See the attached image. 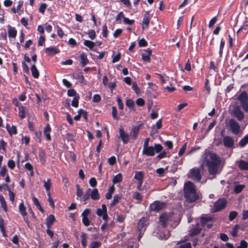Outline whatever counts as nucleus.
I'll return each mask as SVG.
<instances>
[{"mask_svg": "<svg viewBox=\"0 0 248 248\" xmlns=\"http://www.w3.org/2000/svg\"><path fill=\"white\" fill-rule=\"evenodd\" d=\"M136 104L139 106H143L144 105V101L143 99L139 98L137 99Z\"/></svg>", "mask_w": 248, "mask_h": 248, "instance_id": "58", "label": "nucleus"}, {"mask_svg": "<svg viewBox=\"0 0 248 248\" xmlns=\"http://www.w3.org/2000/svg\"><path fill=\"white\" fill-rule=\"evenodd\" d=\"M88 35L89 36V37L91 39H94L95 38V36H96L95 32L93 30H91L89 31L88 32Z\"/></svg>", "mask_w": 248, "mask_h": 248, "instance_id": "44", "label": "nucleus"}, {"mask_svg": "<svg viewBox=\"0 0 248 248\" xmlns=\"http://www.w3.org/2000/svg\"><path fill=\"white\" fill-rule=\"evenodd\" d=\"M146 221L145 218H142L139 220L138 224V229L140 232H144L145 231Z\"/></svg>", "mask_w": 248, "mask_h": 248, "instance_id": "16", "label": "nucleus"}, {"mask_svg": "<svg viewBox=\"0 0 248 248\" xmlns=\"http://www.w3.org/2000/svg\"><path fill=\"white\" fill-rule=\"evenodd\" d=\"M152 51L150 49L148 48L144 51L142 53V59L144 62H149L150 61V56Z\"/></svg>", "mask_w": 248, "mask_h": 248, "instance_id": "14", "label": "nucleus"}, {"mask_svg": "<svg viewBox=\"0 0 248 248\" xmlns=\"http://www.w3.org/2000/svg\"><path fill=\"white\" fill-rule=\"evenodd\" d=\"M236 164L240 170H248V162L243 160H240L236 162Z\"/></svg>", "mask_w": 248, "mask_h": 248, "instance_id": "15", "label": "nucleus"}, {"mask_svg": "<svg viewBox=\"0 0 248 248\" xmlns=\"http://www.w3.org/2000/svg\"><path fill=\"white\" fill-rule=\"evenodd\" d=\"M248 143V134L245 136L239 142V145L241 147H244Z\"/></svg>", "mask_w": 248, "mask_h": 248, "instance_id": "28", "label": "nucleus"}, {"mask_svg": "<svg viewBox=\"0 0 248 248\" xmlns=\"http://www.w3.org/2000/svg\"><path fill=\"white\" fill-rule=\"evenodd\" d=\"M223 145L228 148L234 147V141L233 138L230 136H225L223 140Z\"/></svg>", "mask_w": 248, "mask_h": 248, "instance_id": "7", "label": "nucleus"}, {"mask_svg": "<svg viewBox=\"0 0 248 248\" xmlns=\"http://www.w3.org/2000/svg\"><path fill=\"white\" fill-rule=\"evenodd\" d=\"M51 131V128L49 126V125L47 124L44 129V134L45 135L46 138L47 140H51V136L50 135V132Z\"/></svg>", "mask_w": 248, "mask_h": 248, "instance_id": "20", "label": "nucleus"}, {"mask_svg": "<svg viewBox=\"0 0 248 248\" xmlns=\"http://www.w3.org/2000/svg\"><path fill=\"white\" fill-rule=\"evenodd\" d=\"M226 203L227 202L225 199H219L214 203L213 207L211 208L212 212H215L222 210L225 208Z\"/></svg>", "mask_w": 248, "mask_h": 248, "instance_id": "5", "label": "nucleus"}, {"mask_svg": "<svg viewBox=\"0 0 248 248\" xmlns=\"http://www.w3.org/2000/svg\"><path fill=\"white\" fill-rule=\"evenodd\" d=\"M201 231V229L199 228V227L197 226L196 228H194V229L191 230L189 231V234L191 236H194L195 235L198 233H200Z\"/></svg>", "mask_w": 248, "mask_h": 248, "instance_id": "35", "label": "nucleus"}, {"mask_svg": "<svg viewBox=\"0 0 248 248\" xmlns=\"http://www.w3.org/2000/svg\"><path fill=\"white\" fill-rule=\"evenodd\" d=\"M6 128L9 133L11 135H12L13 134H16L17 133L16 127L15 125H13L11 127H10L9 124H7Z\"/></svg>", "mask_w": 248, "mask_h": 248, "instance_id": "23", "label": "nucleus"}, {"mask_svg": "<svg viewBox=\"0 0 248 248\" xmlns=\"http://www.w3.org/2000/svg\"><path fill=\"white\" fill-rule=\"evenodd\" d=\"M90 213V210L89 209H86L82 213L81 216L82 217H87Z\"/></svg>", "mask_w": 248, "mask_h": 248, "instance_id": "57", "label": "nucleus"}, {"mask_svg": "<svg viewBox=\"0 0 248 248\" xmlns=\"http://www.w3.org/2000/svg\"><path fill=\"white\" fill-rule=\"evenodd\" d=\"M238 99L240 101L241 105L248 101V96L247 93L245 92L241 93L238 96Z\"/></svg>", "mask_w": 248, "mask_h": 248, "instance_id": "17", "label": "nucleus"}, {"mask_svg": "<svg viewBox=\"0 0 248 248\" xmlns=\"http://www.w3.org/2000/svg\"><path fill=\"white\" fill-rule=\"evenodd\" d=\"M78 99H79V96H75L73 98L72 101V106L75 108H77L78 107Z\"/></svg>", "mask_w": 248, "mask_h": 248, "instance_id": "38", "label": "nucleus"}, {"mask_svg": "<svg viewBox=\"0 0 248 248\" xmlns=\"http://www.w3.org/2000/svg\"><path fill=\"white\" fill-rule=\"evenodd\" d=\"M134 103L132 100L130 99H127L126 101V105L129 108H133Z\"/></svg>", "mask_w": 248, "mask_h": 248, "instance_id": "52", "label": "nucleus"}, {"mask_svg": "<svg viewBox=\"0 0 248 248\" xmlns=\"http://www.w3.org/2000/svg\"><path fill=\"white\" fill-rule=\"evenodd\" d=\"M172 215L169 214H164L162 215L160 217V221L162 223L163 227H165L167 226V223L170 222L172 219Z\"/></svg>", "mask_w": 248, "mask_h": 248, "instance_id": "8", "label": "nucleus"}, {"mask_svg": "<svg viewBox=\"0 0 248 248\" xmlns=\"http://www.w3.org/2000/svg\"><path fill=\"white\" fill-rule=\"evenodd\" d=\"M239 226L237 225H236L233 228L232 231L231 232L232 235L235 237L237 235V232L239 229Z\"/></svg>", "mask_w": 248, "mask_h": 248, "instance_id": "46", "label": "nucleus"}, {"mask_svg": "<svg viewBox=\"0 0 248 248\" xmlns=\"http://www.w3.org/2000/svg\"><path fill=\"white\" fill-rule=\"evenodd\" d=\"M7 27L9 37L11 38H15L17 34V31L16 29L10 25H8Z\"/></svg>", "mask_w": 248, "mask_h": 248, "instance_id": "18", "label": "nucleus"}, {"mask_svg": "<svg viewBox=\"0 0 248 248\" xmlns=\"http://www.w3.org/2000/svg\"><path fill=\"white\" fill-rule=\"evenodd\" d=\"M165 206V203L162 202L155 201L152 203L150 208L151 210L155 211H158L163 209Z\"/></svg>", "mask_w": 248, "mask_h": 248, "instance_id": "9", "label": "nucleus"}, {"mask_svg": "<svg viewBox=\"0 0 248 248\" xmlns=\"http://www.w3.org/2000/svg\"><path fill=\"white\" fill-rule=\"evenodd\" d=\"M186 144L185 143L183 145L182 147L179 150V153H178V155L179 156H181L182 155H183V154L185 153V152L186 150Z\"/></svg>", "mask_w": 248, "mask_h": 248, "instance_id": "53", "label": "nucleus"}, {"mask_svg": "<svg viewBox=\"0 0 248 248\" xmlns=\"http://www.w3.org/2000/svg\"><path fill=\"white\" fill-rule=\"evenodd\" d=\"M117 101L118 103V107L120 109H123L124 105L121 99L119 97H117Z\"/></svg>", "mask_w": 248, "mask_h": 248, "instance_id": "54", "label": "nucleus"}, {"mask_svg": "<svg viewBox=\"0 0 248 248\" xmlns=\"http://www.w3.org/2000/svg\"><path fill=\"white\" fill-rule=\"evenodd\" d=\"M31 70L32 76L34 78H37L39 76V72L35 65H32L31 68Z\"/></svg>", "mask_w": 248, "mask_h": 248, "instance_id": "22", "label": "nucleus"}, {"mask_svg": "<svg viewBox=\"0 0 248 248\" xmlns=\"http://www.w3.org/2000/svg\"><path fill=\"white\" fill-rule=\"evenodd\" d=\"M121 197L118 195H115L113 197V199L112 202L110 203L111 206H113L116 205L117 203H118L119 200H120Z\"/></svg>", "mask_w": 248, "mask_h": 248, "instance_id": "39", "label": "nucleus"}, {"mask_svg": "<svg viewBox=\"0 0 248 248\" xmlns=\"http://www.w3.org/2000/svg\"><path fill=\"white\" fill-rule=\"evenodd\" d=\"M100 245V243L98 242H93L90 245V248H97Z\"/></svg>", "mask_w": 248, "mask_h": 248, "instance_id": "63", "label": "nucleus"}, {"mask_svg": "<svg viewBox=\"0 0 248 248\" xmlns=\"http://www.w3.org/2000/svg\"><path fill=\"white\" fill-rule=\"evenodd\" d=\"M147 45V42L144 39H141L139 41V45L140 47H143L146 46Z\"/></svg>", "mask_w": 248, "mask_h": 248, "instance_id": "56", "label": "nucleus"}, {"mask_svg": "<svg viewBox=\"0 0 248 248\" xmlns=\"http://www.w3.org/2000/svg\"><path fill=\"white\" fill-rule=\"evenodd\" d=\"M233 115L239 121H241L244 118V114L239 107H236L234 108Z\"/></svg>", "mask_w": 248, "mask_h": 248, "instance_id": "11", "label": "nucleus"}, {"mask_svg": "<svg viewBox=\"0 0 248 248\" xmlns=\"http://www.w3.org/2000/svg\"><path fill=\"white\" fill-rule=\"evenodd\" d=\"M25 111L26 108L22 106H20L18 107V113L19 116L21 119H23L25 117Z\"/></svg>", "mask_w": 248, "mask_h": 248, "instance_id": "24", "label": "nucleus"}, {"mask_svg": "<svg viewBox=\"0 0 248 248\" xmlns=\"http://www.w3.org/2000/svg\"><path fill=\"white\" fill-rule=\"evenodd\" d=\"M163 149V147L160 144H156L154 147L148 146L146 148H143L142 153L147 156H154L155 153H159Z\"/></svg>", "mask_w": 248, "mask_h": 248, "instance_id": "3", "label": "nucleus"}, {"mask_svg": "<svg viewBox=\"0 0 248 248\" xmlns=\"http://www.w3.org/2000/svg\"><path fill=\"white\" fill-rule=\"evenodd\" d=\"M231 130L232 133L234 134H238L240 131V126L239 124L234 119L229 120L226 124Z\"/></svg>", "mask_w": 248, "mask_h": 248, "instance_id": "4", "label": "nucleus"}, {"mask_svg": "<svg viewBox=\"0 0 248 248\" xmlns=\"http://www.w3.org/2000/svg\"><path fill=\"white\" fill-rule=\"evenodd\" d=\"M114 187L113 186H111L109 187L108 192L106 195V198L107 199H110L111 197L112 194L114 192Z\"/></svg>", "mask_w": 248, "mask_h": 248, "instance_id": "33", "label": "nucleus"}, {"mask_svg": "<svg viewBox=\"0 0 248 248\" xmlns=\"http://www.w3.org/2000/svg\"><path fill=\"white\" fill-rule=\"evenodd\" d=\"M151 16L149 12H146L144 16L142 23V28L143 30L147 29L149 28Z\"/></svg>", "mask_w": 248, "mask_h": 248, "instance_id": "10", "label": "nucleus"}, {"mask_svg": "<svg viewBox=\"0 0 248 248\" xmlns=\"http://www.w3.org/2000/svg\"><path fill=\"white\" fill-rule=\"evenodd\" d=\"M237 214L236 211H231L229 217L230 220H233L237 217Z\"/></svg>", "mask_w": 248, "mask_h": 248, "instance_id": "43", "label": "nucleus"}, {"mask_svg": "<svg viewBox=\"0 0 248 248\" xmlns=\"http://www.w3.org/2000/svg\"><path fill=\"white\" fill-rule=\"evenodd\" d=\"M120 136L122 138V140L124 143L125 144L128 142L129 140V136L128 134L124 132V131L122 127H120L119 128Z\"/></svg>", "mask_w": 248, "mask_h": 248, "instance_id": "13", "label": "nucleus"}, {"mask_svg": "<svg viewBox=\"0 0 248 248\" xmlns=\"http://www.w3.org/2000/svg\"><path fill=\"white\" fill-rule=\"evenodd\" d=\"M19 211L22 216H25L27 215V213L26 212V207L24 205L23 202H21L20 203L19 205Z\"/></svg>", "mask_w": 248, "mask_h": 248, "instance_id": "31", "label": "nucleus"}, {"mask_svg": "<svg viewBox=\"0 0 248 248\" xmlns=\"http://www.w3.org/2000/svg\"><path fill=\"white\" fill-rule=\"evenodd\" d=\"M89 184L92 187H95L97 184L95 178L94 177L91 178L89 180Z\"/></svg>", "mask_w": 248, "mask_h": 248, "instance_id": "48", "label": "nucleus"}, {"mask_svg": "<svg viewBox=\"0 0 248 248\" xmlns=\"http://www.w3.org/2000/svg\"><path fill=\"white\" fill-rule=\"evenodd\" d=\"M46 52L47 55H51L52 54H56L58 52V50L52 47H47L46 49Z\"/></svg>", "mask_w": 248, "mask_h": 248, "instance_id": "29", "label": "nucleus"}, {"mask_svg": "<svg viewBox=\"0 0 248 248\" xmlns=\"http://www.w3.org/2000/svg\"><path fill=\"white\" fill-rule=\"evenodd\" d=\"M55 220V218L53 215H49L46 219V225L48 228H50L52 224Z\"/></svg>", "mask_w": 248, "mask_h": 248, "instance_id": "19", "label": "nucleus"}, {"mask_svg": "<svg viewBox=\"0 0 248 248\" xmlns=\"http://www.w3.org/2000/svg\"><path fill=\"white\" fill-rule=\"evenodd\" d=\"M144 173L141 171H136L134 175V179L138 181H143Z\"/></svg>", "mask_w": 248, "mask_h": 248, "instance_id": "21", "label": "nucleus"}, {"mask_svg": "<svg viewBox=\"0 0 248 248\" xmlns=\"http://www.w3.org/2000/svg\"><path fill=\"white\" fill-rule=\"evenodd\" d=\"M112 57V62L115 63L120 60V58H121V53H118L117 55H116L115 56H114L113 55Z\"/></svg>", "mask_w": 248, "mask_h": 248, "instance_id": "42", "label": "nucleus"}, {"mask_svg": "<svg viewBox=\"0 0 248 248\" xmlns=\"http://www.w3.org/2000/svg\"><path fill=\"white\" fill-rule=\"evenodd\" d=\"M132 89L135 91L137 94H139L140 93V90L136 82H133L132 84Z\"/></svg>", "mask_w": 248, "mask_h": 248, "instance_id": "50", "label": "nucleus"}, {"mask_svg": "<svg viewBox=\"0 0 248 248\" xmlns=\"http://www.w3.org/2000/svg\"><path fill=\"white\" fill-rule=\"evenodd\" d=\"M87 193H89L91 199L93 200H98L99 199L100 196L98 191L96 188H94L93 189L88 188L87 189Z\"/></svg>", "mask_w": 248, "mask_h": 248, "instance_id": "12", "label": "nucleus"}, {"mask_svg": "<svg viewBox=\"0 0 248 248\" xmlns=\"http://www.w3.org/2000/svg\"><path fill=\"white\" fill-rule=\"evenodd\" d=\"M86 234L85 233H82L81 235V238L82 239L81 240V244H82V245L84 247H85L87 245V244H86L87 239H86Z\"/></svg>", "mask_w": 248, "mask_h": 248, "instance_id": "41", "label": "nucleus"}, {"mask_svg": "<svg viewBox=\"0 0 248 248\" xmlns=\"http://www.w3.org/2000/svg\"><path fill=\"white\" fill-rule=\"evenodd\" d=\"M0 202L1 203V207L4 209L5 211L7 210V205L6 202L3 196H0Z\"/></svg>", "mask_w": 248, "mask_h": 248, "instance_id": "40", "label": "nucleus"}, {"mask_svg": "<svg viewBox=\"0 0 248 248\" xmlns=\"http://www.w3.org/2000/svg\"><path fill=\"white\" fill-rule=\"evenodd\" d=\"M112 114L113 118L114 119L118 120L119 119V117L117 114L116 108L114 107H112Z\"/></svg>", "mask_w": 248, "mask_h": 248, "instance_id": "47", "label": "nucleus"}, {"mask_svg": "<svg viewBox=\"0 0 248 248\" xmlns=\"http://www.w3.org/2000/svg\"><path fill=\"white\" fill-rule=\"evenodd\" d=\"M96 214L99 216H102L103 219L105 220H107L108 218V216L107 213L103 211L100 208L97 210Z\"/></svg>", "mask_w": 248, "mask_h": 248, "instance_id": "25", "label": "nucleus"}, {"mask_svg": "<svg viewBox=\"0 0 248 248\" xmlns=\"http://www.w3.org/2000/svg\"><path fill=\"white\" fill-rule=\"evenodd\" d=\"M124 22L126 24L132 25L134 23V20L124 17Z\"/></svg>", "mask_w": 248, "mask_h": 248, "instance_id": "49", "label": "nucleus"}, {"mask_svg": "<svg viewBox=\"0 0 248 248\" xmlns=\"http://www.w3.org/2000/svg\"><path fill=\"white\" fill-rule=\"evenodd\" d=\"M101 100V97L100 95L96 94L93 95V101L94 102H99Z\"/></svg>", "mask_w": 248, "mask_h": 248, "instance_id": "60", "label": "nucleus"}, {"mask_svg": "<svg viewBox=\"0 0 248 248\" xmlns=\"http://www.w3.org/2000/svg\"><path fill=\"white\" fill-rule=\"evenodd\" d=\"M122 180V175L121 173H118L113 178L112 183L113 184L120 183Z\"/></svg>", "mask_w": 248, "mask_h": 248, "instance_id": "26", "label": "nucleus"}, {"mask_svg": "<svg viewBox=\"0 0 248 248\" xmlns=\"http://www.w3.org/2000/svg\"><path fill=\"white\" fill-rule=\"evenodd\" d=\"M179 248H191V244L189 242L181 245Z\"/></svg>", "mask_w": 248, "mask_h": 248, "instance_id": "64", "label": "nucleus"}, {"mask_svg": "<svg viewBox=\"0 0 248 248\" xmlns=\"http://www.w3.org/2000/svg\"><path fill=\"white\" fill-rule=\"evenodd\" d=\"M188 177L194 181H199L201 179L200 170L198 168H193L191 169L188 174Z\"/></svg>", "mask_w": 248, "mask_h": 248, "instance_id": "6", "label": "nucleus"}, {"mask_svg": "<svg viewBox=\"0 0 248 248\" xmlns=\"http://www.w3.org/2000/svg\"><path fill=\"white\" fill-rule=\"evenodd\" d=\"M139 131V128L138 127H135L133 128L131 137L133 140H135L137 138Z\"/></svg>", "mask_w": 248, "mask_h": 248, "instance_id": "30", "label": "nucleus"}, {"mask_svg": "<svg viewBox=\"0 0 248 248\" xmlns=\"http://www.w3.org/2000/svg\"><path fill=\"white\" fill-rule=\"evenodd\" d=\"M245 187L244 185H236L234 188V191L235 193L238 194L240 193Z\"/></svg>", "mask_w": 248, "mask_h": 248, "instance_id": "36", "label": "nucleus"}, {"mask_svg": "<svg viewBox=\"0 0 248 248\" xmlns=\"http://www.w3.org/2000/svg\"><path fill=\"white\" fill-rule=\"evenodd\" d=\"M84 45L90 49H92L95 46L94 42L89 40H85L84 42Z\"/></svg>", "mask_w": 248, "mask_h": 248, "instance_id": "37", "label": "nucleus"}, {"mask_svg": "<svg viewBox=\"0 0 248 248\" xmlns=\"http://www.w3.org/2000/svg\"><path fill=\"white\" fill-rule=\"evenodd\" d=\"M133 198L137 200L141 201L142 200V196L140 194V193L135 192L133 194Z\"/></svg>", "mask_w": 248, "mask_h": 248, "instance_id": "55", "label": "nucleus"}, {"mask_svg": "<svg viewBox=\"0 0 248 248\" xmlns=\"http://www.w3.org/2000/svg\"><path fill=\"white\" fill-rule=\"evenodd\" d=\"M46 7H47V5L46 3H42L40 5L39 8V12L42 14H44Z\"/></svg>", "mask_w": 248, "mask_h": 248, "instance_id": "45", "label": "nucleus"}, {"mask_svg": "<svg viewBox=\"0 0 248 248\" xmlns=\"http://www.w3.org/2000/svg\"><path fill=\"white\" fill-rule=\"evenodd\" d=\"M44 186L45 188L46 191H48V190H50L51 187V179H47L46 180H44Z\"/></svg>", "mask_w": 248, "mask_h": 248, "instance_id": "27", "label": "nucleus"}, {"mask_svg": "<svg viewBox=\"0 0 248 248\" xmlns=\"http://www.w3.org/2000/svg\"><path fill=\"white\" fill-rule=\"evenodd\" d=\"M108 162L110 165H113L116 163V157L112 156L108 159Z\"/></svg>", "mask_w": 248, "mask_h": 248, "instance_id": "51", "label": "nucleus"}, {"mask_svg": "<svg viewBox=\"0 0 248 248\" xmlns=\"http://www.w3.org/2000/svg\"><path fill=\"white\" fill-rule=\"evenodd\" d=\"M7 165L8 167L12 170L15 167V163L13 160H9Z\"/></svg>", "mask_w": 248, "mask_h": 248, "instance_id": "59", "label": "nucleus"}, {"mask_svg": "<svg viewBox=\"0 0 248 248\" xmlns=\"http://www.w3.org/2000/svg\"><path fill=\"white\" fill-rule=\"evenodd\" d=\"M185 197L190 202H195L198 198L194 186L191 182H187L184 186Z\"/></svg>", "mask_w": 248, "mask_h": 248, "instance_id": "2", "label": "nucleus"}, {"mask_svg": "<svg viewBox=\"0 0 248 248\" xmlns=\"http://www.w3.org/2000/svg\"><path fill=\"white\" fill-rule=\"evenodd\" d=\"M80 59L81 61V64L82 66H85L86 64H87L88 62V60L87 57V55L84 53H82L80 55Z\"/></svg>", "mask_w": 248, "mask_h": 248, "instance_id": "32", "label": "nucleus"}, {"mask_svg": "<svg viewBox=\"0 0 248 248\" xmlns=\"http://www.w3.org/2000/svg\"><path fill=\"white\" fill-rule=\"evenodd\" d=\"M202 166L205 165L208 168L209 173L213 176L218 174L221 171L219 169L220 159L215 153L205 151L202 155Z\"/></svg>", "mask_w": 248, "mask_h": 248, "instance_id": "1", "label": "nucleus"}, {"mask_svg": "<svg viewBox=\"0 0 248 248\" xmlns=\"http://www.w3.org/2000/svg\"><path fill=\"white\" fill-rule=\"evenodd\" d=\"M77 195L78 197H80L83 194L82 190L80 188L79 186L78 185H77Z\"/></svg>", "mask_w": 248, "mask_h": 248, "instance_id": "61", "label": "nucleus"}, {"mask_svg": "<svg viewBox=\"0 0 248 248\" xmlns=\"http://www.w3.org/2000/svg\"><path fill=\"white\" fill-rule=\"evenodd\" d=\"M241 105L244 111L246 112H248V100Z\"/></svg>", "mask_w": 248, "mask_h": 248, "instance_id": "62", "label": "nucleus"}, {"mask_svg": "<svg viewBox=\"0 0 248 248\" xmlns=\"http://www.w3.org/2000/svg\"><path fill=\"white\" fill-rule=\"evenodd\" d=\"M170 236V232L168 231H165L163 233H161L159 234V238L162 240L168 239Z\"/></svg>", "mask_w": 248, "mask_h": 248, "instance_id": "34", "label": "nucleus"}]
</instances>
